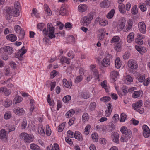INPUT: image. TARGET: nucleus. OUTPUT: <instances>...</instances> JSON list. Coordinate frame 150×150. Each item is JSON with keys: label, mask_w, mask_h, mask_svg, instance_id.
<instances>
[{"label": "nucleus", "mask_w": 150, "mask_h": 150, "mask_svg": "<svg viewBox=\"0 0 150 150\" xmlns=\"http://www.w3.org/2000/svg\"><path fill=\"white\" fill-rule=\"evenodd\" d=\"M55 28L52 24L50 23H48L47 28H45L43 30V33L45 35H48V37L51 39H52L55 37L54 34Z\"/></svg>", "instance_id": "obj_1"}, {"label": "nucleus", "mask_w": 150, "mask_h": 150, "mask_svg": "<svg viewBox=\"0 0 150 150\" xmlns=\"http://www.w3.org/2000/svg\"><path fill=\"white\" fill-rule=\"evenodd\" d=\"M20 136L22 139L24 140L25 143L26 144H29L32 142L34 139V136L32 134L23 132L21 134Z\"/></svg>", "instance_id": "obj_2"}, {"label": "nucleus", "mask_w": 150, "mask_h": 150, "mask_svg": "<svg viewBox=\"0 0 150 150\" xmlns=\"http://www.w3.org/2000/svg\"><path fill=\"white\" fill-rule=\"evenodd\" d=\"M95 13L94 12H91L86 16L82 18L81 21L84 25L87 26L90 24L93 18V16Z\"/></svg>", "instance_id": "obj_3"}, {"label": "nucleus", "mask_w": 150, "mask_h": 150, "mask_svg": "<svg viewBox=\"0 0 150 150\" xmlns=\"http://www.w3.org/2000/svg\"><path fill=\"white\" fill-rule=\"evenodd\" d=\"M6 12L7 14L9 15V18H10L11 16L17 17L19 16V11L16 10V11L13 7H7L6 8Z\"/></svg>", "instance_id": "obj_4"}, {"label": "nucleus", "mask_w": 150, "mask_h": 150, "mask_svg": "<svg viewBox=\"0 0 150 150\" xmlns=\"http://www.w3.org/2000/svg\"><path fill=\"white\" fill-rule=\"evenodd\" d=\"M13 51V48L9 46H4L0 49V53L1 54H3L5 52L7 53L9 55H11Z\"/></svg>", "instance_id": "obj_5"}, {"label": "nucleus", "mask_w": 150, "mask_h": 150, "mask_svg": "<svg viewBox=\"0 0 150 150\" xmlns=\"http://www.w3.org/2000/svg\"><path fill=\"white\" fill-rule=\"evenodd\" d=\"M14 30L16 33L19 34V38L21 39H23L25 35V32L21 27L18 25H16L14 27Z\"/></svg>", "instance_id": "obj_6"}, {"label": "nucleus", "mask_w": 150, "mask_h": 150, "mask_svg": "<svg viewBox=\"0 0 150 150\" xmlns=\"http://www.w3.org/2000/svg\"><path fill=\"white\" fill-rule=\"evenodd\" d=\"M137 38H136L135 40V43L140 45H142L143 43L142 39L145 38L144 35L141 33H138L137 34Z\"/></svg>", "instance_id": "obj_7"}, {"label": "nucleus", "mask_w": 150, "mask_h": 150, "mask_svg": "<svg viewBox=\"0 0 150 150\" xmlns=\"http://www.w3.org/2000/svg\"><path fill=\"white\" fill-rule=\"evenodd\" d=\"M96 65H91L90 66L91 70L93 72V74L96 80H98L100 81V79L99 78V74L98 71L96 68Z\"/></svg>", "instance_id": "obj_8"}, {"label": "nucleus", "mask_w": 150, "mask_h": 150, "mask_svg": "<svg viewBox=\"0 0 150 150\" xmlns=\"http://www.w3.org/2000/svg\"><path fill=\"white\" fill-rule=\"evenodd\" d=\"M128 66L129 67L133 69H136L138 67L137 62L133 59H130L128 61Z\"/></svg>", "instance_id": "obj_9"}, {"label": "nucleus", "mask_w": 150, "mask_h": 150, "mask_svg": "<svg viewBox=\"0 0 150 150\" xmlns=\"http://www.w3.org/2000/svg\"><path fill=\"white\" fill-rule=\"evenodd\" d=\"M68 6L66 4L62 5L59 12V14L62 16H64L67 13Z\"/></svg>", "instance_id": "obj_10"}, {"label": "nucleus", "mask_w": 150, "mask_h": 150, "mask_svg": "<svg viewBox=\"0 0 150 150\" xmlns=\"http://www.w3.org/2000/svg\"><path fill=\"white\" fill-rule=\"evenodd\" d=\"M142 128L144 137L146 138L148 137L150 135V130L148 127L146 125H144Z\"/></svg>", "instance_id": "obj_11"}, {"label": "nucleus", "mask_w": 150, "mask_h": 150, "mask_svg": "<svg viewBox=\"0 0 150 150\" xmlns=\"http://www.w3.org/2000/svg\"><path fill=\"white\" fill-rule=\"evenodd\" d=\"M105 30L104 29H101L98 30L97 36L98 39V40H103L105 35Z\"/></svg>", "instance_id": "obj_12"}, {"label": "nucleus", "mask_w": 150, "mask_h": 150, "mask_svg": "<svg viewBox=\"0 0 150 150\" xmlns=\"http://www.w3.org/2000/svg\"><path fill=\"white\" fill-rule=\"evenodd\" d=\"M120 131L124 135H132L131 130L128 129L125 126H122L121 128Z\"/></svg>", "instance_id": "obj_13"}, {"label": "nucleus", "mask_w": 150, "mask_h": 150, "mask_svg": "<svg viewBox=\"0 0 150 150\" xmlns=\"http://www.w3.org/2000/svg\"><path fill=\"white\" fill-rule=\"evenodd\" d=\"M100 64L104 67H108L110 64V59L107 57L104 58L100 62Z\"/></svg>", "instance_id": "obj_14"}, {"label": "nucleus", "mask_w": 150, "mask_h": 150, "mask_svg": "<svg viewBox=\"0 0 150 150\" xmlns=\"http://www.w3.org/2000/svg\"><path fill=\"white\" fill-rule=\"evenodd\" d=\"M138 27L140 32L143 34L146 33V26L145 23L144 22L139 23Z\"/></svg>", "instance_id": "obj_15"}, {"label": "nucleus", "mask_w": 150, "mask_h": 150, "mask_svg": "<svg viewBox=\"0 0 150 150\" xmlns=\"http://www.w3.org/2000/svg\"><path fill=\"white\" fill-rule=\"evenodd\" d=\"M110 2L108 0H104L100 4V7L103 8H108L110 6Z\"/></svg>", "instance_id": "obj_16"}, {"label": "nucleus", "mask_w": 150, "mask_h": 150, "mask_svg": "<svg viewBox=\"0 0 150 150\" xmlns=\"http://www.w3.org/2000/svg\"><path fill=\"white\" fill-rule=\"evenodd\" d=\"M7 132L4 129L0 131V139L2 141H5L7 139Z\"/></svg>", "instance_id": "obj_17"}, {"label": "nucleus", "mask_w": 150, "mask_h": 150, "mask_svg": "<svg viewBox=\"0 0 150 150\" xmlns=\"http://www.w3.org/2000/svg\"><path fill=\"white\" fill-rule=\"evenodd\" d=\"M13 112L17 115H22L24 114V110L21 108L16 107L14 109Z\"/></svg>", "instance_id": "obj_18"}, {"label": "nucleus", "mask_w": 150, "mask_h": 150, "mask_svg": "<svg viewBox=\"0 0 150 150\" xmlns=\"http://www.w3.org/2000/svg\"><path fill=\"white\" fill-rule=\"evenodd\" d=\"M88 6L86 4H80L78 7V10L81 13H83L86 11L87 10Z\"/></svg>", "instance_id": "obj_19"}, {"label": "nucleus", "mask_w": 150, "mask_h": 150, "mask_svg": "<svg viewBox=\"0 0 150 150\" xmlns=\"http://www.w3.org/2000/svg\"><path fill=\"white\" fill-rule=\"evenodd\" d=\"M119 74L118 72L113 71L110 73V76L111 78V81L112 82H115L116 80V78L119 76Z\"/></svg>", "instance_id": "obj_20"}, {"label": "nucleus", "mask_w": 150, "mask_h": 150, "mask_svg": "<svg viewBox=\"0 0 150 150\" xmlns=\"http://www.w3.org/2000/svg\"><path fill=\"white\" fill-rule=\"evenodd\" d=\"M47 150H60L59 145L56 143H54V146L50 144L47 148Z\"/></svg>", "instance_id": "obj_21"}, {"label": "nucleus", "mask_w": 150, "mask_h": 150, "mask_svg": "<svg viewBox=\"0 0 150 150\" xmlns=\"http://www.w3.org/2000/svg\"><path fill=\"white\" fill-rule=\"evenodd\" d=\"M116 88L117 90L118 94L120 96H123L125 95L127 93L128 88L126 86H123L121 88V90L122 91V93L120 92L117 91Z\"/></svg>", "instance_id": "obj_22"}, {"label": "nucleus", "mask_w": 150, "mask_h": 150, "mask_svg": "<svg viewBox=\"0 0 150 150\" xmlns=\"http://www.w3.org/2000/svg\"><path fill=\"white\" fill-rule=\"evenodd\" d=\"M119 134L118 133L113 132L112 133V137L113 141L115 143L118 144L119 143Z\"/></svg>", "instance_id": "obj_23"}, {"label": "nucleus", "mask_w": 150, "mask_h": 150, "mask_svg": "<svg viewBox=\"0 0 150 150\" xmlns=\"http://www.w3.org/2000/svg\"><path fill=\"white\" fill-rule=\"evenodd\" d=\"M143 105L142 101L141 100L136 103L135 104H133L132 105V107L135 110L140 108Z\"/></svg>", "instance_id": "obj_24"}, {"label": "nucleus", "mask_w": 150, "mask_h": 150, "mask_svg": "<svg viewBox=\"0 0 150 150\" xmlns=\"http://www.w3.org/2000/svg\"><path fill=\"white\" fill-rule=\"evenodd\" d=\"M143 92L142 90L137 91L134 92L132 94L133 98H136L143 95Z\"/></svg>", "instance_id": "obj_25"}, {"label": "nucleus", "mask_w": 150, "mask_h": 150, "mask_svg": "<svg viewBox=\"0 0 150 150\" xmlns=\"http://www.w3.org/2000/svg\"><path fill=\"white\" fill-rule=\"evenodd\" d=\"M63 82L64 86L66 88H70L72 86V83L71 81H68L66 79L63 80Z\"/></svg>", "instance_id": "obj_26"}, {"label": "nucleus", "mask_w": 150, "mask_h": 150, "mask_svg": "<svg viewBox=\"0 0 150 150\" xmlns=\"http://www.w3.org/2000/svg\"><path fill=\"white\" fill-rule=\"evenodd\" d=\"M133 25V22L131 20L128 21V24L127 25L124 29V31L127 32L129 30L132 28Z\"/></svg>", "instance_id": "obj_27"}, {"label": "nucleus", "mask_w": 150, "mask_h": 150, "mask_svg": "<svg viewBox=\"0 0 150 150\" xmlns=\"http://www.w3.org/2000/svg\"><path fill=\"white\" fill-rule=\"evenodd\" d=\"M132 136V135H123L121 138V141L123 142H127L130 139Z\"/></svg>", "instance_id": "obj_28"}, {"label": "nucleus", "mask_w": 150, "mask_h": 150, "mask_svg": "<svg viewBox=\"0 0 150 150\" xmlns=\"http://www.w3.org/2000/svg\"><path fill=\"white\" fill-rule=\"evenodd\" d=\"M134 32H131L127 36V40L128 43H131L134 40Z\"/></svg>", "instance_id": "obj_29"}, {"label": "nucleus", "mask_w": 150, "mask_h": 150, "mask_svg": "<svg viewBox=\"0 0 150 150\" xmlns=\"http://www.w3.org/2000/svg\"><path fill=\"white\" fill-rule=\"evenodd\" d=\"M135 48L142 54H143L144 52H145L146 51V49L144 47H141L139 46L136 45Z\"/></svg>", "instance_id": "obj_30"}, {"label": "nucleus", "mask_w": 150, "mask_h": 150, "mask_svg": "<svg viewBox=\"0 0 150 150\" xmlns=\"http://www.w3.org/2000/svg\"><path fill=\"white\" fill-rule=\"evenodd\" d=\"M6 38L11 42H14L16 40L17 37L13 34H10L6 36Z\"/></svg>", "instance_id": "obj_31"}, {"label": "nucleus", "mask_w": 150, "mask_h": 150, "mask_svg": "<svg viewBox=\"0 0 150 150\" xmlns=\"http://www.w3.org/2000/svg\"><path fill=\"white\" fill-rule=\"evenodd\" d=\"M80 96L84 99H88L90 96V94L88 93L86 91H82L79 93Z\"/></svg>", "instance_id": "obj_32"}, {"label": "nucleus", "mask_w": 150, "mask_h": 150, "mask_svg": "<svg viewBox=\"0 0 150 150\" xmlns=\"http://www.w3.org/2000/svg\"><path fill=\"white\" fill-rule=\"evenodd\" d=\"M38 133L41 136L44 137L45 135V133L43 127V126L40 125L38 127Z\"/></svg>", "instance_id": "obj_33"}, {"label": "nucleus", "mask_w": 150, "mask_h": 150, "mask_svg": "<svg viewBox=\"0 0 150 150\" xmlns=\"http://www.w3.org/2000/svg\"><path fill=\"white\" fill-rule=\"evenodd\" d=\"M122 65L121 61L119 57L116 58L115 61V67L117 69H119Z\"/></svg>", "instance_id": "obj_34"}, {"label": "nucleus", "mask_w": 150, "mask_h": 150, "mask_svg": "<svg viewBox=\"0 0 150 150\" xmlns=\"http://www.w3.org/2000/svg\"><path fill=\"white\" fill-rule=\"evenodd\" d=\"M74 137L75 139L81 141L83 140V137L81 134L78 131H75Z\"/></svg>", "instance_id": "obj_35"}, {"label": "nucleus", "mask_w": 150, "mask_h": 150, "mask_svg": "<svg viewBox=\"0 0 150 150\" xmlns=\"http://www.w3.org/2000/svg\"><path fill=\"white\" fill-rule=\"evenodd\" d=\"M44 6L45 13H47V16H50L52 15V11L49 8L48 5L47 4H45Z\"/></svg>", "instance_id": "obj_36"}, {"label": "nucleus", "mask_w": 150, "mask_h": 150, "mask_svg": "<svg viewBox=\"0 0 150 150\" xmlns=\"http://www.w3.org/2000/svg\"><path fill=\"white\" fill-rule=\"evenodd\" d=\"M24 48V47L23 46L18 52V57H21L27 52V50L25 49Z\"/></svg>", "instance_id": "obj_37"}, {"label": "nucleus", "mask_w": 150, "mask_h": 150, "mask_svg": "<svg viewBox=\"0 0 150 150\" xmlns=\"http://www.w3.org/2000/svg\"><path fill=\"white\" fill-rule=\"evenodd\" d=\"M96 130L98 132L105 131L106 128L103 125H97L96 127Z\"/></svg>", "instance_id": "obj_38"}, {"label": "nucleus", "mask_w": 150, "mask_h": 150, "mask_svg": "<svg viewBox=\"0 0 150 150\" xmlns=\"http://www.w3.org/2000/svg\"><path fill=\"white\" fill-rule=\"evenodd\" d=\"M125 6L123 4H119L118 6L119 10V11L123 14L125 13V9L124 8Z\"/></svg>", "instance_id": "obj_39"}, {"label": "nucleus", "mask_w": 150, "mask_h": 150, "mask_svg": "<svg viewBox=\"0 0 150 150\" xmlns=\"http://www.w3.org/2000/svg\"><path fill=\"white\" fill-rule=\"evenodd\" d=\"M12 101L11 100L7 99L4 103V105L5 107H8L12 105Z\"/></svg>", "instance_id": "obj_40"}, {"label": "nucleus", "mask_w": 150, "mask_h": 150, "mask_svg": "<svg viewBox=\"0 0 150 150\" xmlns=\"http://www.w3.org/2000/svg\"><path fill=\"white\" fill-rule=\"evenodd\" d=\"M115 13V11L114 9H112L106 15V17L108 19H111L113 17Z\"/></svg>", "instance_id": "obj_41"}, {"label": "nucleus", "mask_w": 150, "mask_h": 150, "mask_svg": "<svg viewBox=\"0 0 150 150\" xmlns=\"http://www.w3.org/2000/svg\"><path fill=\"white\" fill-rule=\"evenodd\" d=\"M60 61L62 64L64 63H66L68 64H70L69 59L64 57H61L60 59Z\"/></svg>", "instance_id": "obj_42"}, {"label": "nucleus", "mask_w": 150, "mask_h": 150, "mask_svg": "<svg viewBox=\"0 0 150 150\" xmlns=\"http://www.w3.org/2000/svg\"><path fill=\"white\" fill-rule=\"evenodd\" d=\"M96 106V104L95 102H91L89 106L88 109L90 111H93L95 110Z\"/></svg>", "instance_id": "obj_43"}, {"label": "nucleus", "mask_w": 150, "mask_h": 150, "mask_svg": "<svg viewBox=\"0 0 150 150\" xmlns=\"http://www.w3.org/2000/svg\"><path fill=\"white\" fill-rule=\"evenodd\" d=\"M30 148L33 150H40L39 146L35 143H32L30 145Z\"/></svg>", "instance_id": "obj_44"}, {"label": "nucleus", "mask_w": 150, "mask_h": 150, "mask_svg": "<svg viewBox=\"0 0 150 150\" xmlns=\"http://www.w3.org/2000/svg\"><path fill=\"white\" fill-rule=\"evenodd\" d=\"M22 100V98L21 96H17L14 99L13 102L14 103L16 104L21 102Z\"/></svg>", "instance_id": "obj_45"}, {"label": "nucleus", "mask_w": 150, "mask_h": 150, "mask_svg": "<svg viewBox=\"0 0 150 150\" xmlns=\"http://www.w3.org/2000/svg\"><path fill=\"white\" fill-rule=\"evenodd\" d=\"M75 112V111L73 109L70 110L66 114V116L67 118H69L72 116Z\"/></svg>", "instance_id": "obj_46"}, {"label": "nucleus", "mask_w": 150, "mask_h": 150, "mask_svg": "<svg viewBox=\"0 0 150 150\" xmlns=\"http://www.w3.org/2000/svg\"><path fill=\"white\" fill-rule=\"evenodd\" d=\"M131 13L132 14L135 15L138 12V8L137 6L135 5L134 6L131 10Z\"/></svg>", "instance_id": "obj_47"}, {"label": "nucleus", "mask_w": 150, "mask_h": 150, "mask_svg": "<svg viewBox=\"0 0 150 150\" xmlns=\"http://www.w3.org/2000/svg\"><path fill=\"white\" fill-rule=\"evenodd\" d=\"M12 116V115L10 111L6 112L4 115V118L5 119L8 120Z\"/></svg>", "instance_id": "obj_48"}, {"label": "nucleus", "mask_w": 150, "mask_h": 150, "mask_svg": "<svg viewBox=\"0 0 150 150\" xmlns=\"http://www.w3.org/2000/svg\"><path fill=\"white\" fill-rule=\"evenodd\" d=\"M47 101L49 103L50 106H53L54 104V102L53 100H51L50 96V94L47 95Z\"/></svg>", "instance_id": "obj_49"}, {"label": "nucleus", "mask_w": 150, "mask_h": 150, "mask_svg": "<svg viewBox=\"0 0 150 150\" xmlns=\"http://www.w3.org/2000/svg\"><path fill=\"white\" fill-rule=\"evenodd\" d=\"M31 16L33 17L34 16L36 17H38L39 15L38 10L35 8H33L32 11Z\"/></svg>", "instance_id": "obj_50"}, {"label": "nucleus", "mask_w": 150, "mask_h": 150, "mask_svg": "<svg viewBox=\"0 0 150 150\" xmlns=\"http://www.w3.org/2000/svg\"><path fill=\"white\" fill-rule=\"evenodd\" d=\"M89 119V116L87 113H84L83 114L82 116V120L83 121H87Z\"/></svg>", "instance_id": "obj_51"}, {"label": "nucleus", "mask_w": 150, "mask_h": 150, "mask_svg": "<svg viewBox=\"0 0 150 150\" xmlns=\"http://www.w3.org/2000/svg\"><path fill=\"white\" fill-rule=\"evenodd\" d=\"M66 123V122H63L59 125L58 127V132H61L63 131L65 127Z\"/></svg>", "instance_id": "obj_52"}, {"label": "nucleus", "mask_w": 150, "mask_h": 150, "mask_svg": "<svg viewBox=\"0 0 150 150\" xmlns=\"http://www.w3.org/2000/svg\"><path fill=\"white\" fill-rule=\"evenodd\" d=\"M91 128V126L89 124L86 126L84 132V133L86 135H87L89 134L90 132V129Z\"/></svg>", "instance_id": "obj_53"}, {"label": "nucleus", "mask_w": 150, "mask_h": 150, "mask_svg": "<svg viewBox=\"0 0 150 150\" xmlns=\"http://www.w3.org/2000/svg\"><path fill=\"white\" fill-rule=\"evenodd\" d=\"M83 76L81 75L78 76L75 80V83H78L81 82L83 80Z\"/></svg>", "instance_id": "obj_54"}, {"label": "nucleus", "mask_w": 150, "mask_h": 150, "mask_svg": "<svg viewBox=\"0 0 150 150\" xmlns=\"http://www.w3.org/2000/svg\"><path fill=\"white\" fill-rule=\"evenodd\" d=\"M27 125V121L25 119H24L21 122V128L23 129H25Z\"/></svg>", "instance_id": "obj_55"}, {"label": "nucleus", "mask_w": 150, "mask_h": 150, "mask_svg": "<svg viewBox=\"0 0 150 150\" xmlns=\"http://www.w3.org/2000/svg\"><path fill=\"white\" fill-rule=\"evenodd\" d=\"M45 27V24L43 23H39L37 25V28L39 30L41 31Z\"/></svg>", "instance_id": "obj_56"}, {"label": "nucleus", "mask_w": 150, "mask_h": 150, "mask_svg": "<svg viewBox=\"0 0 150 150\" xmlns=\"http://www.w3.org/2000/svg\"><path fill=\"white\" fill-rule=\"evenodd\" d=\"M125 25V23L124 22H121L117 27V28L119 30H122L124 28Z\"/></svg>", "instance_id": "obj_57"}, {"label": "nucleus", "mask_w": 150, "mask_h": 150, "mask_svg": "<svg viewBox=\"0 0 150 150\" xmlns=\"http://www.w3.org/2000/svg\"><path fill=\"white\" fill-rule=\"evenodd\" d=\"M51 133V131L48 125H46V134L47 136L50 135Z\"/></svg>", "instance_id": "obj_58"}, {"label": "nucleus", "mask_w": 150, "mask_h": 150, "mask_svg": "<svg viewBox=\"0 0 150 150\" xmlns=\"http://www.w3.org/2000/svg\"><path fill=\"white\" fill-rule=\"evenodd\" d=\"M119 40L120 38L119 37L117 36H115L112 38L110 42L111 43L117 42L119 41Z\"/></svg>", "instance_id": "obj_59"}, {"label": "nucleus", "mask_w": 150, "mask_h": 150, "mask_svg": "<svg viewBox=\"0 0 150 150\" xmlns=\"http://www.w3.org/2000/svg\"><path fill=\"white\" fill-rule=\"evenodd\" d=\"M127 116L124 113L121 114L120 116V122H124Z\"/></svg>", "instance_id": "obj_60"}, {"label": "nucleus", "mask_w": 150, "mask_h": 150, "mask_svg": "<svg viewBox=\"0 0 150 150\" xmlns=\"http://www.w3.org/2000/svg\"><path fill=\"white\" fill-rule=\"evenodd\" d=\"M97 134L93 133L91 135L93 141L95 142H97L98 140Z\"/></svg>", "instance_id": "obj_61"}, {"label": "nucleus", "mask_w": 150, "mask_h": 150, "mask_svg": "<svg viewBox=\"0 0 150 150\" xmlns=\"http://www.w3.org/2000/svg\"><path fill=\"white\" fill-rule=\"evenodd\" d=\"M111 98L109 96H104L100 99V100L104 102H107L110 100Z\"/></svg>", "instance_id": "obj_62"}, {"label": "nucleus", "mask_w": 150, "mask_h": 150, "mask_svg": "<svg viewBox=\"0 0 150 150\" xmlns=\"http://www.w3.org/2000/svg\"><path fill=\"white\" fill-rule=\"evenodd\" d=\"M75 133H74L71 131L69 130L67 132V137L70 138H72L74 136Z\"/></svg>", "instance_id": "obj_63"}, {"label": "nucleus", "mask_w": 150, "mask_h": 150, "mask_svg": "<svg viewBox=\"0 0 150 150\" xmlns=\"http://www.w3.org/2000/svg\"><path fill=\"white\" fill-rule=\"evenodd\" d=\"M121 43L120 42H118L115 46V49L117 51H120L121 50Z\"/></svg>", "instance_id": "obj_64"}]
</instances>
